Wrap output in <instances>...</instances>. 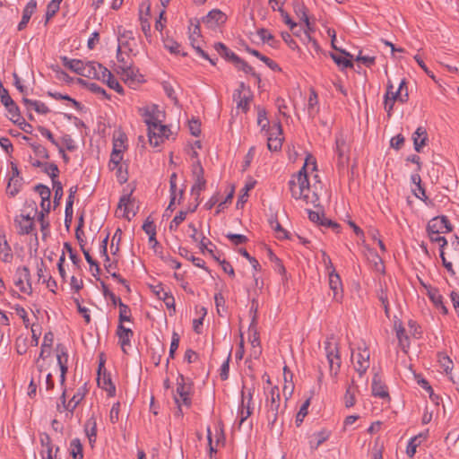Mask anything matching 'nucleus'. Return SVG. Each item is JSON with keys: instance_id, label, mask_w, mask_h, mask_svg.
<instances>
[{"instance_id": "obj_1", "label": "nucleus", "mask_w": 459, "mask_h": 459, "mask_svg": "<svg viewBox=\"0 0 459 459\" xmlns=\"http://www.w3.org/2000/svg\"><path fill=\"white\" fill-rule=\"evenodd\" d=\"M312 160L313 170H316V160L311 155L307 154L305 163L302 168L291 176V178L288 182L289 189L291 196L295 199H301L307 204H312L315 207H318L319 195L317 194V187L314 185V189H311L308 176L307 172V160Z\"/></svg>"}, {"instance_id": "obj_2", "label": "nucleus", "mask_w": 459, "mask_h": 459, "mask_svg": "<svg viewBox=\"0 0 459 459\" xmlns=\"http://www.w3.org/2000/svg\"><path fill=\"white\" fill-rule=\"evenodd\" d=\"M325 351L329 363L330 375L335 378L340 372L342 359L339 344L334 341L333 336L326 338L325 342Z\"/></svg>"}, {"instance_id": "obj_3", "label": "nucleus", "mask_w": 459, "mask_h": 459, "mask_svg": "<svg viewBox=\"0 0 459 459\" xmlns=\"http://www.w3.org/2000/svg\"><path fill=\"white\" fill-rule=\"evenodd\" d=\"M85 396L84 387H81L77 390V392L70 398V401L66 402V390L65 388L63 390V393L60 396V403H57L56 410L59 412H63L64 411H68L69 413H66V417L72 418L74 411L80 404V403L83 400Z\"/></svg>"}, {"instance_id": "obj_4", "label": "nucleus", "mask_w": 459, "mask_h": 459, "mask_svg": "<svg viewBox=\"0 0 459 459\" xmlns=\"http://www.w3.org/2000/svg\"><path fill=\"white\" fill-rule=\"evenodd\" d=\"M452 230L453 225L445 215L434 217L427 225L428 235H439L441 233L451 232Z\"/></svg>"}, {"instance_id": "obj_5", "label": "nucleus", "mask_w": 459, "mask_h": 459, "mask_svg": "<svg viewBox=\"0 0 459 459\" xmlns=\"http://www.w3.org/2000/svg\"><path fill=\"white\" fill-rule=\"evenodd\" d=\"M191 386L185 383V377L182 374H179L177 377V395L174 397L175 403L181 406L185 405L189 408L192 404L191 398L189 396Z\"/></svg>"}, {"instance_id": "obj_6", "label": "nucleus", "mask_w": 459, "mask_h": 459, "mask_svg": "<svg viewBox=\"0 0 459 459\" xmlns=\"http://www.w3.org/2000/svg\"><path fill=\"white\" fill-rule=\"evenodd\" d=\"M152 128L148 131L149 143L151 145L157 147L165 139H168L171 134L170 128L168 126L161 125L160 121L158 124H152Z\"/></svg>"}, {"instance_id": "obj_7", "label": "nucleus", "mask_w": 459, "mask_h": 459, "mask_svg": "<svg viewBox=\"0 0 459 459\" xmlns=\"http://www.w3.org/2000/svg\"><path fill=\"white\" fill-rule=\"evenodd\" d=\"M97 382L100 387L108 392V396H114L116 394V386L112 383L110 375L107 373L102 359H100L99 364Z\"/></svg>"}, {"instance_id": "obj_8", "label": "nucleus", "mask_w": 459, "mask_h": 459, "mask_svg": "<svg viewBox=\"0 0 459 459\" xmlns=\"http://www.w3.org/2000/svg\"><path fill=\"white\" fill-rule=\"evenodd\" d=\"M335 152L338 156L339 165L344 166V164L349 161L350 146L342 133H339L335 135Z\"/></svg>"}, {"instance_id": "obj_9", "label": "nucleus", "mask_w": 459, "mask_h": 459, "mask_svg": "<svg viewBox=\"0 0 459 459\" xmlns=\"http://www.w3.org/2000/svg\"><path fill=\"white\" fill-rule=\"evenodd\" d=\"M14 225L19 235H29L35 229L34 217L30 214H20L14 218Z\"/></svg>"}, {"instance_id": "obj_10", "label": "nucleus", "mask_w": 459, "mask_h": 459, "mask_svg": "<svg viewBox=\"0 0 459 459\" xmlns=\"http://www.w3.org/2000/svg\"><path fill=\"white\" fill-rule=\"evenodd\" d=\"M16 273L19 277L14 281L15 286H17L22 292L30 294L32 288L29 268L27 266L18 268Z\"/></svg>"}, {"instance_id": "obj_11", "label": "nucleus", "mask_w": 459, "mask_h": 459, "mask_svg": "<svg viewBox=\"0 0 459 459\" xmlns=\"http://www.w3.org/2000/svg\"><path fill=\"white\" fill-rule=\"evenodd\" d=\"M272 133H269V136L267 139V147L272 152H277L281 150L282 145V138L278 137L277 135H281L282 134V126L280 121L275 123L272 128Z\"/></svg>"}, {"instance_id": "obj_12", "label": "nucleus", "mask_w": 459, "mask_h": 459, "mask_svg": "<svg viewBox=\"0 0 459 459\" xmlns=\"http://www.w3.org/2000/svg\"><path fill=\"white\" fill-rule=\"evenodd\" d=\"M151 15V2L150 0H143L139 5V20L141 22L142 30L145 36H149L151 32V24L149 17Z\"/></svg>"}, {"instance_id": "obj_13", "label": "nucleus", "mask_w": 459, "mask_h": 459, "mask_svg": "<svg viewBox=\"0 0 459 459\" xmlns=\"http://www.w3.org/2000/svg\"><path fill=\"white\" fill-rule=\"evenodd\" d=\"M227 20L225 13L219 9L210 11L205 17L203 18V22L209 28L214 29L217 26L223 24Z\"/></svg>"}, {"instance_id": "obj_14", "label": "nucleus", "mask_w": 459, "mask_h": 459, "mask_svg": "<svg viewBox=\"0 0 459 459\" xmlns=\"http://www.w3.org/2000/svg\"><path fill=\"white\" fill-rule=\"evenodd\" d=\"M372 395L375 397H379L382 399L390 400V395L388 393L387 386L382 381L381 376L378 373H376L372 379L371 385Z\"/></svg>"}, {"instance_id": "obj_15", "label": "nucleus", "mask_w": 459, "mask_h": 459, "mask_svg": "<svg viewBox=\"0 0 459 459\" xmlns=\"http://www.w3.org/2000/svg\"><path fill=\"white\" fill-rule=\"evenodd\" d=\"M104 66L97 62H83L80 75L91 79H100Z\"/></svg>"}, {"instance_id": "obj_16", "label": "nucleus", "mask_w": 459, "mask_h": 459, "mask_svg": "<svg viewBox=\"0 0 459 459\" xmlns=\"http://www.w3.org/2000/svg\"><path fill=\"white\" fill-rule=\"evenodd\" d=\"M369 368V351L368 349H364L359 351L356 354V361L354 364V368L358 372V374L361 377L363 376L368 368Z\"/></svg>"}, {"instance_id": "obj_17", "label": "nucleus", "mask_w": 459, "mask_h": 459, "mask_svg": "<svg viewBox=\"0 0 459 459\" xmlns=\"http://www.w3.org/2000/svg\"><path fill=\"white\" fill-rule=\"evenodd\" d=\"M117 335L123 352L127 353L126 347L131 346V338L134 336L133 330L119 324L117 329Z\"/></svg>"}, {"instance_id": "obj_18", "label": "nucleus", "mask_w": 459, "mask_h": 459, "mask_svg": "<svg viewBox=\"0 0 459 459\" xmlns=\"http://www.w3.org/2000/svg\"><path fill=\"white\" fill-rule=\"evenodd\" d=\"M153 293L158 297L159 299L162 300L169 309L176 311L175 309V299L170 292L164 290L161 283L152 286Z\"/></svg>"}, {"instance_id": "obj_19", "label": "nucleus", "mask_w": 459, "mask_h": 459, "mask_svg": "<svg viewBox=\"0 0 459 459\" xmlns=\"http://www.w3.org/2000/svg\"><path fill=\"white\" fill-rule=\"evenodd\" d=\"M191 26L193 29L189 28V40L193 47V48L196 51V53L201 56L204 59H209V55L204 51L198 45L195 44L194 36L201 37V30L199 21L196 20V22L194 24L193 21H190Z\"/></svg>"}, {"instance_id": "obj_20", "label": "nucleus", "mask_w": 459, "mask_h": 459, "mask_svg": "<svg viewBox=\"0 0 459 459\" xmlns=\"http://www.w3.org/2000/svg\"><path fill=\"white\" fill-rule=\"evenodd\" d=\"M99 80H101L102 82H106L107 85L110 89L115 90L117 93H119V94L124 93L123 87L120 85V83L117 82V80L114 77L112 73L105 66L101 72V74H100Z\"/></svg>"}, {"instance_id": "obj_21", "label": "nucleus", "mask_w": 459, "mask_h": 459, "mask_svg": "<svg viewBox=\"0 0 459 459\" xmlns=\"http://www.w3.org/2000/svg\"><path fill=\"white\" fill-rule=\"evenodd\" d=\"M37 8V1L30 0L22 11V17L18 24V30H22L26 28L28 22L30 20L31 15L34 13Z\"/></svg>"}, {"instance_id": "obj_22", "label": "nucleus", "mask_w": 459, "mask_h": 459, "mask_svg": "<svg viewBox=\"0 0 459 459\" xmlns=\"http://www.w3.org/2000/svg\"><path fill=\"white\" fill-rule=\"evenodd\" d=\"M428 139L427 130L422 126H419L412 134L413 145L417 152H421V149L426 145Z\"/></svg>"}, {"instance_id": "obj_23", "label": "nucleus", "mask_w": 459, "mask_h": 459, "mask_svg": "<svg viewBox=\"0 0 459 459\" xmlns=\"http://www.w3.org/2000/svg\"><path fill=\"white\" fill-rule=\"evenodd\" d=\"M56 349L57 351L56 359H57V364L60 368V372L63 375H66V373L68 371V367H67L68 355H67L66 348L63 344L58 343V344H56Z\"/></svg>"}, {"instance_id": "obj_24", "label": "nucleus", "mask_w": 459, "mask_h": 459, "mask_svg": "<svg viewBox=\"0 0 459 459\" xmlns=\"http://www.w3.org/2000/svg\"><path fill=\"white\" fill-rule=\"evenodd\" d=\"M390 99L393 100V102L399 101L401 103H406L408 101L409 94L405 79H403L401 81L396 91H392V93L390 94Z\"/></svg>"}, {"instance_id": "obj_25", "label": "nucleus", "mask_w": 459, "mask_h": 459, "mask_svg": "<svg viewBox=\"0 0 459 459\" xmlns=\"http://www.w3.org/2000/svg\"><path fill=\"white\" fill-rule=\"evenodd\" d=\"M214 48L218 54L227 61L232 64H234L235 61H239V56L231 51L225 44L221 42L215 43Z\"/></svg>"}, {"instance_id": "obj_26", "label": "nucleus", "mask_w": 459, "mask_h": 459, "mask_svg": "<svg viewBox=\"0 0 459 459\" xmlns=\"http://www.w3.org/2000/svg\"><path fill=\"white\" fill-rule=\"evenodd\" d=\"M280 405L265 404V418L268 428L273 430L279 416Z\"/></svg>"}, {"instance_id": "obj_27", "label": "nucleus", "mask_w": 459, "mask_h": 459, "mask_svg": "<svg viewBox=\"0 0 459 459\" xmlns=\"http://www.w3.org/2000/svg\"><path fill=\"white\" fill-rule=\"evenodd\" d=\"M134 202L135 199L132 197V192L130 194L123 195L119 199L117 208L121 209L124 207L123 217L127 220H130V212Z\"/></svg>"}, {"instance_id": "obj_28", "label": "nucleus", "mask_w": 459, "mask_h": 459, "mask_svg": "<svg viewBox=\"0 0 459 459\" xmlns=\"http://www.w3.org/2000/svg\"><path fill=\"white\" fill-rule=\"evenodd\" d=\"M122 70V75L124 77V80L126 82L129 84H133L134 82H138L141 81L140 78L143 77V75L138 74V70H135L133 66H125L121 67Z\"/></svg>"}, {"instance_id": "obj_29", "label": "nucleus", "mask_w": 459, "mask_h": 459, "mask_svg": "<svg viewBox=\"0 0 459 459\" xmlns=\"http://www.w3.org/2000/svg\"><path fill=\"white\" fill-rule=\"evenodd\" d=\"M293 12L302 22H305L307 30H311L309 19L307 13V9L305 6V4L303 3L299 2L298 0H295L293 2Z\"/></svg>"}, {"instance_id": "obj_30", "label": "nucleus", "mask_w": 459, "mask_h": 459, "mask_svg": "<svg viewBox=\"0 0 459 459\" xmlns=\"http://www.w3.org/2000/svg\"><path fill=\"white\" fill-rule=\"evenodd\" d=\"M24 183V179L22 177L16 178H9L7 186H6V194L14 197L21 191Z\"/></svg>"}, {"instance_id": "obj_31", "label": "nucleus", "mask_w": 459, "mask_h": 459, "mask_svg": "<svg viewBox=\"0 0 459 459\" xmlns=\"http://www.w3.org/2000/svg\"><path fill=\"white\" fill-rule=\"evenodd\" d=\"M3 242H0V259L4 263H11L13 257L12 248L5 239L4 234L1 236Z\"/></svg>"}, {"instance_id": "obj_32", "label": "nucleus", "mask_w": 459, "mask_h": 459, "mask_svg": "<svg viewBox=\"0 0 459 459\" xmlns=\"http://www.w3.org/2000/svg\"><path fill=\"white\" fill-rule=\"evenodd\" d=\"M394 328L396 331V337L399 342V345L402 347L404 352H407L406 349L409 347V337L405 333V329L400 322L399 325L394 324Z\"/></svg>"}, {"instance_id": "obj_33", "label": "nucleus", "mask_w": 459, "mask_h": 459, "mask_svg": "<svg viewBox=\"0 0 459 459\" xmlns=\"http://www.w3.org/2000/svg\"><path fill=\"white\" fill-rule=\"evenodd\" d=\"M178 254L187 260H190L196 267L204 269L208 272V268L205 266V262L202 258L195 257V255H191L187 248L179 247Z\"/></svg>"}, {"instance_id": "obj_34", "label": "nucleus", "mask_w": 459, "mask_h": 459, "mask_svg": "<svg viewBox=\"0 0 459 459\" xmlns=\"http://www.w3.org/2000/svg\"><path fill=\"white\" fill-rule=\"evenodd\" d=\"M86 436L89 439V443L92 445L96 441L97 436V423L93 417L90 418L84 426Z\"/></svg>"}, {"instance_id": "obj_35", "label": "nucleus", "mask_w": 459, "mask_h": 459, "mask_svg": "<svg viewBox=\"0 0 459 459\" xmlns=\"http://www.w3.org/2000/svg\"><path fill=\"white\" fill-rule=\"evenodd\" d=\"M61 61L64 66L80 75L83 61L80 59H70L67 56H61Z\"/></svg>"}, {"instance_id": "obj_36", "label": "nucleus", "mask_w": 459, "mask_h": 459, "mask_svg": "<svg viewBox=\"0 0 459 459\" xmlns=\"http://www.w3.org/2000/svg\"><path fill=\"white\" fill-rule=\"evenodd\" d=\"M329 286L333 291V298L338 299L339 290H342V281L340 276L334 272V270L329 274Z\"/></svg>"}, {"instance_id": "obj_37", "label": "nucleus", "mask_w": 459, "mask_h": 459, "mask_svg": "<svg viewBox=\"0 0 459 459\" xmlns=\"http://www.w3.org/2000/svg\"><path fill=\"white\" fill-rule=\"evenodd\" d=\"M233 65L237 69L241 70L246 74H250L253 77L255 78L258 84L261 82L260 74H256L253 67L249 65L244 59L239 57V61H235Z\"/></svg>"}, {"instance_id": "obj_38", "label": "nucleus", "mask_w": 459, "mask_h": 459, "mask_svg": "<svg viewBox=\"0 0 459 459\" xmlns=\"http://www.w3.org/2000/svg\"><path fill=\"white\" fill-rule=\"evenodd\" d=\"M328 437L329 432L326 430H322L314 433L309 441L311 449H317L321 444H323L325 441L328 439Z\"/></svg>"}, {"instance_id": "obj_39", "label": "nucleus", "mask_w": 459, "mask_h": 459, "mask_svg": "<svg viewBox=\"0 0 459 459\" xmlns=\"http://www.w3.org/2000/svg\"><path fill=\"white\" fill-rule=\"evenodd\" d=\"M142 228L143 230L149 236V243H152V240H154V244L158 245V241L156 239V226L149 217L145 220Z\"/></svg>"}, {"instance_id": "obj_40", "label": "nucleus", "mask_w": 459, "mask_h": 459, "mask_svg": "<svg viewBox=\"0 0 459 459\" xmlns=\"http://www.w3.org/2000/svg\"><path fill=\"white\" fill-rule=\"evenodd\" d=\"M241 408L239 409V425H242L243 422L252 414V408L249 405H247L245 403V391L241 392Z\"/></svg>"}, {"instance_id": "obj_41", "label": "nucleus", "mask_w": 459, "mask_h": 459, "mask_svg": "<svg viewBox=\"0 0 459 459\" xmlns=\"http://www.w3.org/2000/svg\"><path fill=\"white\" fill-rule=\"evenodd\" d=\"M164 48L168 49L171 54H180L183 56H186V52H180V44L174 40L172 38L167 37L163 40Z\"/></svg>"}, {"instance_id": "obj_42", "label": "nucleus", "mask_w": 459, "mask_h": 459, "mask_svg": "<svg viewBox=\"0 0 459 459\" xmlns=\"http://www.w3.org/2000/svg\"><path fill=\"white\" fill-rule=\"evenodd\" d=\"M330 56L334 61V63L340 67L341 70H344L346 68H352L353 63L351 59L347 58L348 56H338L336 54L331 53Z\"/></svg>"}, {"instance_id": "obj_43", "label": "nucleus", "mask_w": 459, "mask_h": 459, "mask_svg": "<svg viewBox=\"0 0 459 459\" xmlns=\"http://www.w3.org/2000/svg\"><path fill=\"white\" fill-rule=\"evenodd\" d=\"M117 306L119 307V324L123 325L124 322H131L132 314L130 307L122 301H119V304Z\"/></svg>"}, {"instance_id": "obj_44", "label": "nucleus", "mask_w": 459, "mask_h": 459, "mask_svg": "<svg viewBox=\"0 0 459 459\" xmlns=\"http://www.w3.org/2000/svg\"><path fill=\"white\" fill-rule=\"evenodd\" d=\"M71 455L73 459H82V445L79 438H74L70 443Z\"/></svg>"}, {"instance_id": "obj_45", "label": "nucleus", "mask_w": 459, "mask_h": 459, "mask_svg": "<svg viewBox=\"0 0 459 459\" xmlns=\"http://www.w3.org/2000/svg\"><path fill=\"white\" fill-rule=\"evenodd\" d=\"M4 107L7 109L8 113L11 115L10 119L13 123H19V121L22 117H21L20 108L17 106V104L13 101V100L11 101V103L9 102Z\"/></svg>"}, {"instance_id": "obj_46", "label": "nucleus", "mask_w": 459, "mask_h": 459, "mask_svg": "<svg viewBox=\"0 0 459 459\" xmlns=\"http://www.w3.org/2000/svg\"><path fill=\"white\" fill-rule=\"evenodd\" d=\"M155 109H157V107L153 108L152 110L145 108L143 113V117H144V122L148 126V131H151L152 128V123L158 124L160 122L158 117L155 116Z\"/></svg>"}, {"instance_id": "obj_47", "label": "nucleus", "mask_w": 459, "mask_h": 459, "mask_svg": "<svg viewBox=\"0 0 459 459\" xmlns=\"http://www.w3.org/2000/svg\"><path fill=\"white\" fill-rule=\"evenodd\" d=\"M215 307L217 314L220 316H223L227 312L226 300L221 292H217L214 295Z\"/></svg>"}, {"instance_id": "obj_48", "label": "nucleus", "mask_w": 459, "mask_h": 459, "mask_svg": "<svg viewBox=\"0 0 459 459\" xmlns=\"http://www.w3.org/2000/svg\"><path fill=\"white\" fill-rule=\"evenodd\" d=\"M281 395L278 386H273L266 394L265 404L280 405Z\"/></svg>"}, {"instance_id": "obj_49", "label": "nucleus", "mask_w": 459, "mask_h": 459, "mask_svg": "<svg viewBox=\"0 0 459 459\" xmlns=\"http://www.w3.org/2000/svg\"><path fill=\"white\" fill-rule=\"evenodd\" d=\"M123 153L119 151H117L116 149L112 150V152L110 154V160L108 162V169L110 170H115V169L119 166L120 164H123Z\"/></svg>"}, {"instance_id": "obj_50", "label": "nucleus", "mask_w": 459, "mask_h": 459, "mask_svg": "<svg viewBox=\"0 0 459 459\" xmlns=\"http://www.w3.org/2000/svg\"><path fill=\"white\" fill-rule=\"evenodd\" d=\"M127 167H128L127 164L123 163V164H120L119 166H117L115 169V170H116V177H117V182L120 185L125 184L128 180Z\"/></svg>"}, {"instance_id": "obj_51", "label": "nucleus", "mask_w": 459, "mask_h": 459, "mask_svg": "<svg viewBox=\"0 0 459 459\" xmlns=\"http://www.w3.org/2000/svg\"><path fill=\"white\" fill-rule=\"evenodd\" d=\"M271 227L279 234V238L289 239L290 238V233L284 230L277 219L270 220Z\"/></svg>"}, {"instance_id": "obj_52", "label": "nucleus", "mask_w": 459, "mask_h": 459, "mask_svg": "<svg viewBox=\"0 0 459 459\" xmlns=\"http://www.w3.org/2000/svg\"><path fill=\"white\" fill-rule=\"evenodd\" d=\"M257 124L263 131L266 130L268 132L270 130V123L267 118V113L264 108H261L258 110Z\"/></svg>"}, {"instance_id": "obj_53", "label": "nucleus", "mask_w": 459, "mask_h": 459, "mask_svg": "<svg viewBox=\"0 0 459 459\" xmlns=\"http://www.w3.org/2000/svg\"><path fill=\"white\" fill-rule=\"evenodd\" d=\"M179 335L176 332H174L171 338L169 358L166 362L167 367L169 366V359H174L175 357V353L179 346Z\"/></svg>"}, {"instance_id": "obj_54", "label": "nucleus", "mask_w": 459, "mask_h": 459, "mask_svg": "<svg viewBox=\"0 0 459 459\" xmlns=\"http://www.w3.org/2000/svg\"><path fill=\"white\" fill-rule=\"evenodd\" d=\"M428 296L437 307H439V305H442L443 297L437 288L429 287L428 289Z\"/></svg>"}, {"instance_id": "obj_55", "label": "nucleus", "mask_w": 459, "mask_h": 459, "mask_svg": "<svg viewBox=\"0 0 459 459\" xmlns=\"http://www.w3.org/2000/svg\"><path fill=\"white\" fill-rule=\"evenodd\" d=\"M43 172L48 174L50 178L52 179V183L54 180H56V178L59 175V169L56 164L55 163H46L45 166L42 169Z\"/></svg>"}, {"instance_id": "obj_56", "label": "nucleus", "mask_w": 459, "mask_h": 459, "mask_svg": "<svg viewBox=\"0 0 459 459\" xmlns=\"http://www.w3.org/2000/svg\"><path fill=\"white\" fill-rule=\"evenodd\" d=\"M53 188H54V206L56 207L60 204V200L63 197V186L60 181L54 180L53 182Z\"/></svg>"}, {"instance_id": "obj_57", "label": "nucleus", "mask_w": 459, "mask_h": 459, "mask_svg": "<svg viewBox=\"0 0 459 459\" xmlns=\"http://www.w3.org/2000/svg\"><path fill=\"white\" fill-rule=\"evenodd\" d=\"M30 146L33 150L36 156L48 160L49 159V153L46 147L39 143H30Z\"/></svg>"}, {"instance_id": "obj_58", "label": "nucleus", "mask_w": 459, "mask_h": 459, "mask_svg": "<svg viewBox=\"0 0 459 459\" xmlns=\"http://www.w3.org/2000/svg\"><path fill=\"white\" fill-rule=\"evenodd\" d=\"M255 181L248 182L245 185L243 191L244 193L238 197L237 202V207L243 206V204L247 201V193L255 187Z\"/></svg>"}, {"instance_id": "obj_59", "label": "nucleus", "mask_w": 459, "mask_h": 459, "mask_svg": "<svg viewBox=\"0 0 459 459\" xmlns=\"http://www.w3.org/2000/svg\"><path fill=\"white\" fill-rule=\"evenodd\" d=\"M226 238L229 240H230V242L235 246L242 245L248 241L247 237L245 235H242V234H236V233L230 232V233L226 234Z\"/></svg>"}, {"instance_id": "obj_60", "label": "nucleus", "mask_w": 459, "mask_h": 459, "mask_svg": "<svg viewBox=\"0 0 459 459\" xmlns=\"http://www.w3.org/2000/svg\"><path fill=\"white\" fill-rule=\"evenodd\" d=\"M60 4L58 1L52 0L47 6L46 22L49 21L59 10Z\"/></svg>"}, {"instance_id": "obj_61", "label": "nucleus", "mask_w": 459, "mask_h": 459, "mask_svg": "<svg viewBox=\"0 0 459 459\" xmlns=\"http://www.w3.org/2000/svg\"><path fill=\"white\" fill-rule=\"evenodd\" d=\"M309 404H310V399H307L305 401V403L299 408V411H298V413L296 415L297 426H299L303 422L304 418L307 414V408H308Z\"/></svg>"}, {"instance_id": "obj_62", "label": "nucleus", "mask_w": 459, "mask_h": 459, "mask_svg": "<svg viewBox=\"0 0 459 459\" xmlns=\"http://www.w3.org/2000/svg\"><path fill=\"white\" fill-rule=\"evenodd\" d=\"M34 191L39 195L41 200H50L51 191L48 186L38 184L34 186Z\"/></svg>"}, {"instance_id": "obj_63", "label": "nucleus", "mask_w": 459, "mask_h": 459, "mask_svg": "<svg viewBox=\"0 0 459 459\" xmlns=\"http://www.w3.org/2000/svg\"><path fill=\"white\" fill-rule=\"evenodd\" d=\"M187 212L180 211L169 223V230H176L186 217Z\"/></svg>"}, {"instance_id": "obj_64", "label": "nucleus", "mask_w": 459, "mask_h": 459, "mask_svg": "<svg viewBox=\"0 0 459 459\" xmlns=\"http://www.w3.org/2000/svg\"><path fill=\"white\" fill-rule=\"evenodd\" d=\"M205 186V178L195 180V183L191 187V194L194 195H197V198L200 197L201 192L204 190Z\"/></svg>"}]
</instances>
